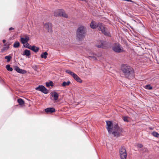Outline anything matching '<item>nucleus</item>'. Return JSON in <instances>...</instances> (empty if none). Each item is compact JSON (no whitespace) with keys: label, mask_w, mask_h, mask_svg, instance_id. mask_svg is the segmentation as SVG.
Wrapping results in <instances>:
<instances>
[{"label":"nucleus","mask_w":159,"mask_h":159,"mask_svg":"<svg viewBox=\"0 0 159 159\" xmlns=\"http://www.w3.org/2000/svg\"><path fill=\"white\" fill-rule=\"evenodd\" d=\"M121 70L122 74L125 78L131 80L134 77V70L131 66L126 65H123L121 66Z\"/></svg>","instance_id":"f257e3e1"},{"label":"nucleus","mask_w":159,"mask_h":159,"mask_svg":"<svg viewBox=\"0 0 159 159\" xmlns=\"http://www.w3.org/2000/svg\"><path fill=\"white\" fill-rule=\"evenodd\" d=\"M86 34V29L83 25H80L77 28L76 36L79 40H82L85 37Z\"/></svg>","instance_id":"f03ea898"},{"label":"nucleus","mask_w":159,"mask_h":159,"mask_svg":"<svg viewBox=\"0 0 159 159\" xmlns=\"http://www.w3.org/2000/svg\"><path fill=\"white\" fill-rule=\"evenodd\" d=\"M112 49L115 52L117 53L124 52L125 51L123 48L121 46V45L118 43H115L112 47Z\"/></svg>","instance_id":"7ed1b4c3"},{"label":"nucleus","mask_w":159,"mask_h":159,"mask_svg":"<svg viewBox=\"0 0 159 159\" xmlns=\"http://www.w3.org/2000/svg\"><path fill=\"white\" fill-rule=\"evenodd\" d=\"M112 129L114 131L111 133L114 136L118 137L120 136V133L122 131V130L118 126L117 124L113 126Z\"/></svg>","instance_id":"20e7f679"},{"label":"nucleus","mask_w":159,"mask_h":159,"mask_svg":"<svg viewBox=\"0 0 159 159\" xmlns=\"http://www.w3.org/2000/svg\"><path fill=\"white\" fill-rule=\"evenodd\" d=\"M97 28L99 30L101 31L102 33L105 35L109 36V33L106 30V28L104 27L103 24L101 23H98V26Z\"/></svg>","instance_id":"39448f33"},{"label":"nucleus","mask_w":159,"mask_h":159,"mask_svg":"<svg viewBox=\"0 0 159 159\" xmlns=\"http://www.w3.org/2000/svg\"><path fill=\"white\" fill-rule=\"evenodd\" d=\"M120 157L121 159H126L127 154L125 148L121 146L120 149Z\"/></svg>","instance_id":"423d86ee"},{"label":"nucleus","mask_w":159,"mask_h":159,"mask_svg":"<svg viewBox=\"0 0 159 159\" xmlns=\"http://www.w3.org/2000/svg\"><path fill=\"white\" fill-rule=\"evenodd\" d=\"M107 44L105 41L103 40L98 41L96 46L98 48H104L107 47Z\"/></svg>","instance_id":"0eeeda50"},{"label":"nucleus","mask_w":159,"mask_h":159,"mask_svg":"<svg viewBox=\"0 0 159 159\" xmlns=\"http://www.w3.org/2000/svg\"><path fill=\"white\" fill-rule=\"evenodd\" d=\"M36 90L41 91L45 94H47L48 93V90L44 86L39 85V86L35 88Z\"/></svg>","instance_id":"6e6552de"},{"label":"nucleus","mask_w":159,"mask_h":159,"mask_svg":"<svg viewBox=\"0 0 159 159\" xmlns=\"http://www.w3.org/2000/svg\"><path fill=\"white\" fill-rule=\"evenodd\" d=\"M106 122L107 123V128L108 132L109 133H111V132H112L111 130L113 128V124L112 123V122L110 121H106Z\"/></svg>","instance_id":"1a4fd4ad"},{"label":"nucleus","mask_w":159,"mask_h":159,"mask_svg":"<svg viewBox=\"0 0 159 159\" xmlns=\"http://www.w3.org/2000/svg\"><path fill=\"white\" fill-rule=\"evenodd\" d=\"M44 27L47 29L48 32H52V25L49 23H46L44 25Z\"/></svg>","instance_id":"9d476101"},{"label":"nucleus","mask_w":159,"mask_h":159,"mask_svg":"<svg viewBox=\"0 0 159 159\" xmlns=\"http://www.w3.org/2000/svg\"><path fill=\"white\" fill-rule=\"evenodd\" d=\"M29 39V37L26 35L25 36V38H20L21 42V43L24 44L28 42Z\"/></svg>","instance_id":"9b49d317"},{"label":"nucleus","mask_w":159,"mask_h":159,"mask_svg":"<svg viewBox=\"0 0 159 159\" xmlns=\"http://www.w3.org/2000/svg\"><path fill=\"white\" fill-rule=\"evenodd\" d=\"M50 94L52 97H53L54 100L56 101L58 100L59 94L57 93L56 92H51L50 93Z\"/></svg>","instance_id":"f8f14e48"},{"label":"nucleus","mask_w":159,"mask_h":159,"mask_svg":"<svg viewBox=\"0 0 159 159\" xmlns=\"http://www.w3.org/2000/svg\"><path fill=\"white\" fill-rule=\"evenodd\" d=\"M47 113H52L55 111V109L52 107L47 108L44 110Z\"/></svg>","instance_id":"ddd939ff"},{"label":"nucleus","mask_w":159,"mask_h":159,"mask_svg":"<svg viewBox=\"0 0 159 159\" xmlns=\"http://www.w3.org/2000/svg\"><path fill=\"white\" fill-rule=\"evenodd\" d=\"M15 70L18 72L20 73L25 74L26 72V71L25 70L20 69L17 66L15 67Z\"/></svg>","instance_id":"4468645a"},{"label":"nucleus","mask_w":159,"mask_h":159,"mask_svg":"<svg viewBox=\"0 0 159 159\" xmlns=\"http://www.w3.org/2000/svg\"><path fill=\"white\" fill-rule=\"evenodd\" d=\"M62 9H58L56 10L54 12V16H60Z\"/></svg>","instance_id":"2eb2a0df"},{"label":"nucleus","mask_w":159,"mask_h":159,"mask_svg":"<svg viewBox=\"0 0 159 159\" xmlns=\"http://www.w3.org/2000/svg\"><path fill=\"white\" fill-rule=\"evenodd\" d=\"M98 26V23L93 20L90 24V27L93 29H95L97 28Z\"/></svg>","instance_id":"dca6fc26"},{"label":"nucleus","mask_w":159,"mask_h":159,"mask_svg":"<svg viewBox=\"0 0 159 159\" xmlns=\"http://www.w3.org/2000/svg\"><path fill=\"white\" fill-rule=\"evenodd\" d=\"M73 77L75 79V80L77 82H80V83H81L82 81L81 79L76 74H75L73 76Z\"/></svg>","instance_id":"f3484780"},{"label":"nucleus","mask_w":159,"mask_h":159,"mask_svg":"<svg viewBox=\"0 0 159 159\" xmlns=\"http://www.w3.org/2000/svg\"><path fill=\"white\" fill-rule=\"evenodd\" d=\"M17 102L21 106H25V102L21 98H19L17 99Z\"/></svg>","instance_id":"a211bd4d"},{"label":"nucleus","mask_w":159,"mask_h":159,"mask_svg":"<svg viewBox=\"0 0 159 159\" xmlns=\"http://www.w3.org/2000/svg\"><path fill=\"white\" fill-rule=\"evenodd\" d=\"M30 49L32 50L33 52H37L39 51V48L34 45L32 46V47Z\"/></svg>","instance_id":"6ab92c4d"},{"label":"nucleus","mask_w":159,"mask_h":159,"mask_svg":"<svg viewBox=\"0 0 159 159\" xmlns=\"http://www.w3.org/2000/svg\"><path fill=\"white\" fill-rule=\"evenodd\" d=\"M30 51L28 49H26L24 51V52L22 55H26V56L28 57L30 55Z\"/></svg>","instance_id":"aec40b11"},{"label":"nucleus","mask_w":159,"mask_h":159,"mask_svg":"<svg viewBox=\"0 0 159 159\" xmlns=\"http://www.w3.org/2000/svg\"><path fill=\"white\" fill-rule=\"evenodd\" d=\"M61 16H62L63 17L65 18H67L68 17L65 11L62 10V11L61 13Z\"/></svg>","instance_id":"412c9836"},{"label":"nucleus","mask_w":159,"mask_h":159,"mask_svg":"<svg viewBox=\"0 0 159 159\" xmlns=\"http://www.w3.org/2000/svg\"><path fill=\"white\" fill-rule=\"evenodd\" d=\"M48 55V53L47 52H45L41 55V57L42 58L46 59L47 57V56Z\"/></svg>","instance_id":"4be33fe9"},{"label":"nucleus","mask_w":159,"mask_h":159,"mask_svg":"<svg viewBox=\"0 0 159 159\" xmlns=\"http://www.w3.org/2000/svg\"><path fill=\"white\" fill-rule=\"evenodd\" d=\"M70 83V81H68L67 82L64 81L63 82L62 84V85L63 87H65L66 86L69 85Z\"/></svg>","instance_id":"5701e85b"},{"label":"nucleus","mask_w":159,"mask_h":159,"mask_svg":"<svg viewBox=\"0 0 159 159\" xmlns=\"http://www.w3.org/2000/svg\"><path fill=\"white\" fill-rule=\"evenodd\" d=\"M12 57L10 55H9L8 56H6L5 57V59H7V62H9L12 59Z\"/></svg>","instance_id":"b1692460"},{"label":"nucleus","mask_w":159,"mask_h":159,"mask_svg":"<svg viewBox=\"0 0 159 159\" xmlns=\"http://www.w3.org/2000/svg\"><path fill=\"white\" fill-rule=\"evenodd\" d=\"M46 86L47 87H49L50 86L52 87L53 86V83L52 81H50L49 82H47L46 83Z\"/></svg>","instance_id":"393cba45"},{"label":"nucleus","mask_w":159,"mask_h":159,"mask_svg":"<svg viewBox=\"0 0 159 159\" xmlns=\"http://www.w3.org/2000/svg\"><path fill=\"white\" fill-rule=\"evenodd\" d=\"M20 43L18 42H15L13 44V47L15 48H18L20 47Z\"/></svg>","instance_id":"a878e982"},{"label":"nucleus","mask_w":159,"mask_h":159,"mask_svg":"<svg viewBox=\"0 0 159 159\" xmlns=\"http://www.w3.org/2000/svg\"><path fill=\"white\" fill-rule=\"evenodd\" d=\"M66 72L67 73L70 75L72 77L75 74V73H74V72H72L71 70H66Z\"/></svg>","instance_id":"bb28decb"},{"label":"nucleus","mask_w":159,"mask_h":159,"mask_svg":"<svg viewBox=\"0 0 159 159\" xmlns=\"http://www.w3.org/2000/svg\"><path fill=\"white\" fill-rule=\"evenodd\" d=\"M25 45H24V46L26 48H29V49H30V48L32 47V46H31V45L29 44L27 42L25 44Z\"/></svg>","instance_id":"cd10ccee"},{"label":"nucleus","mask_w":159,"mask_h":159,"mask_svg":"<svg viewBox=\"0 0 159 159\" xmlns=\"http://www.w3.org/2000/svg\"><path fill=\"white\" fill-rule=\"evenodd\" d=\"M7 69L9 71H12L13 70V68L10 67V65H7L6 66Z\"/></svg>","instance_id":"c85d7f7f"},{"label":"nucleus","mask_w":159,"mask_h":159,"mask_svg":"<svg viewBox=\"0 0 159 159\" xmlns=\"http://www.w3.org/2000/svg\"><path fill=\"white\" fill-rule=\"evenodd\" d=\"M152 135L157 138H159V134L156 132H153L152 133Z\"/></svg>","instance_id":"c756f323"},{"label":"nucleus","mask_w":159,"mask_h":159,"mask_svg":"<svg viewBox=\"0 0 159 159\" xmlns=\"http://www.w3.org/2000/svg\"><path fill=\"white\" fill-rule=\"evenodd\" d=\"M145 88L147 89L151 90L152 89V87L150 84H148L145 86Z\"/></svg>","instance_id":"7c9ffc66"},{"label":"nucleus","mask_w":159,"mask_h":159,"mask_svg":"<svg viewBox=\"0 0 159 159\" xmlns=\"http://www.w3.org/2000/svg\"><path fill=\"white\" fill-rule=\"evenodd\" d=\"M129 117L128 116H124L123 117V119L124 121L126 122H129Z\"/></svg>","instance_id":"2f4dec72"},{"label":"nucleus","mask_w":159,"mask_h":159,"mask_svg":"<svg viewBox=\"0 0 159 159\" xmlns=\"http://www.w3.org/2000/svg\"><path fill=\"white\" fill-rule=\"evenodd\" d=\"M7 48L6 47H4L1 50V52H3L7 50Z\"/></svg>","instance_id":"473e14b6"},{"label":"nucleus","mask_w":159,"mask_h":159,"mask_svg":"<svg viewBox=\"0 0 159 159\" xmlns=\"http://www.w3.org/2000/svg\"><path fill=\"white\" fill-rule=\"evenodd\" d=\"M89 58L90 59H93L94 60H96L97 59V58L96 57L94 56H89Z\"/></svg>","instance_id":"72a5a7b5"},{"label":"nucleus","mask_w":159,"mask_h":159,"mask_svg":"<svg viewBox=\"0 0 159 159\" xmlns=\"http://www.w3.org/2000/svg\"><path fill=\"white\" fill-rule=\"evenodd\" d=\"M143 150V152H147L148 151V150L147 149V148H143L142 149Z\"/></svg>","instance_id":"f704fd0d"},{"label":"nucleus","mask_w":159,"mask_h":159,"mask_svg":"<svg viewBox=\"0 0 159 159\" xmlns=\"http://www.w3.org/2000/svg\"><path fill=\"white\" fill-rule=\"evenodd\" d=\"M137 146L139 148H141L143 147V145L141 144H138Z\"/></svg>","instance_id":"c9c22d12"},{"label":"nucleus","mask_w":159,"mask_h":159,"mask_svg":"<svg viewBox=\"0 0 159 159\" xmlns=\"http://www.w3.org/2000/svg\"><path fill=\"white\" fill-rule=\"evenodd\" d=\"M10 45V44H8L7 45V47H6L7 48V50H8L9 48Z\"/></svg>","instance_id":"e433bc0d"},{"label":"nucleus","mask_w":159,"mask_h":159,"mask_svg":"<svg viewBox=\"0 0 159 159\" xmlns=\"http://www.w3.org/2000/svg\"><path fill=\"white\" fill-rule=\"evenodd\" d=\"M14 30V28L12 27H11V28H9V30Z\"/></svg>","instance_id":"4c0bfd02"},{"label":"nucleus","mask_w":159,"mask_h":159,"mask_svg":"<svg viewBox=\"0 0 159 159\" xmlns=\"http://www.w3.org/2000/svg\"><path fill=\"white\" fill-rule=\"evenodd\" d=\"M2 42H3V43H6V40L5 39H3L2 40Z\"/></svg>","instance_id":"58836bf2"},{"label":"nucleus","mask_w":159,"mask_h":159,"mask_svg":"<svg viewBox=\"0 0 159 159\" xmlns=\"http://www.w3.org/2000/svg\"><path fill=\"white\" fill-rule=\"evenodd\" d=\"M7 44H6V43H5V44H4V46H7Z\"/></svg>","instance_id":"ea45409f"}]
</instances>
